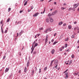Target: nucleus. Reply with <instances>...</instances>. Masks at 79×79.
<instances>
[{"label":"nucleus","instance_id":"f257e3e1","mask_svg":"<svg viewBox=\"0 0 79 79\" xmlns=\"http://www.w3.org/2000/svg\"><path fill=\"white\" fill-rule=\"evenodd\" d=\"M39 13H37L36 14H35L33 15V16L34 17H36V16H37L39 15Z\"/></svg>","mask_w":79,"mask_h":79},{"label":"nucleus","instance_id":"8fccbe9b","mask_svg":"<svg viewBox=\"0 0 79 79\" xmlns=\"http://www.w3.org/2000/svg\"><path fill=\"white\" fill-rule=\"evenodd\" d=\"M12 77V75H11L10 76V77H10H10Z\"/></svg>","mask_w":79,"mask_h":79},{"label":"nucleus","instance_id":"09e8293b","mask_svg":"<svg viewBox=\"0 0 79 79\" xmlns=\"http://www.w3.org/2000/svg\"><path fill=\"white\" fill-rule=\"evenodd\" d=\"M74 35H73L72 36V38H74Z\"/></svg>","mask_w":79,"mask_h":79},{"label":"nucleus","instance_id":"c9c22d12","mask_svg":"<svg viewBox=\"0 0 79 79\" xmlns=\"http://www.w3.org/2000/svg\"><path fill=\"white\" fill-rule=\"evenodd\" d=\"M32 74H34V70H32Z\"/></svg>","mask_w":79,"mask_h":79},{"label":"nucleus","instance_id":"a878e982","mask_svg":"<svg viewBox=\"0 0 79 79\" xmlns=\"http://www.w3.org/2000/svg\"><path fill=\"white\" fill-rule=\"evenodd\" d=\"M34 46H32V47L31 48V49L32 50H34Z\"/></svg>","mask_w":79,"mask_h":79},{"label":"nucleus","instance_id":"680f3d73","mask_svg":"<svg viewBox=\"0 0 79 79\" xmlns=\"http://www.w3.org/2000/svg\"><path fill=\"white\" fill-rule=\"evenodd\" d=\"M19 73H21V70H19Z\"/></svg>","mask_w":79,"mask_h":79},{"label":"nucleus","instance_id":"7ed1b4c3","mask_svg":"<svg viewBox=\"0 0 79 79\" xmlns=\"http://www.w3.org/2000/svg\"><path fill=\"white\" fill-rule=\"evenodd\" d=\"M51 53L52 54H54V53H55V50L52 49L51 51Z\"/></svg>","mask_w":79,"mask_h":79},{"label":"nucleus","instance_id":"49530a36","mask_svg":"<svg viewBox=\"0 0 79 79\" xmlns=\"http://www.w3.org/2000/svg\"><path fill=\"white\" fill-rule=\"evenodd\" d=\"M64 46H63L62 47V49H64Z\"/></svg>","mask_w":79,"mask_h":79},{"label":"nucleus","instance_id":"6e6d98bb","mask_svg":"<svg viewBox=\"0 0 79 79\" xmlns=\"http://www.w3.org/2000/svg\"><path fill=\"white\" fill-rule=\"evenodd\" d=\"M48 41L47 40H45V43H47V41Z\"/></svg>","mask_w":79,"mask_h":79},{"label":"nucleus","instance_id":"f3484780","mask_svg":"<svg viewBox=\"0 0 79 79\" xmlns=\"http://www.w3.org/2000/svg\"><path fill=\"white\" fill-rule=\"evenodd\" d=\"M73 6H74L73 7V9H75V8H77V7L75 5H74Z\"/></svg>","mask_w":79,"mask_h":79},{"label":"nucleus","instance_id":"f8f14e48","mask_svg":"<svg viewBox=\"0 0 79 79\" xmlns=\"http://www.w3.org/2000/svg\"><path fill=\"white\" fill-rule=\"evenodd\" d=\"M47 67H46L44 69V70H43V71H46L47 70Z\"/></svg>","mask_w":79,"mask_h":79},{"label":"nucleus","instance_id":"ddd939ff","mask_svg":"<svg viewBox=\"0 0 79 79\" xmlns=\"http://www.w3.org/2000/svg\"><path fill=\"white\" fill-rule=\"evenodd\" d=\"M48 35H47L46 36L45 40H48Z\"/></svg>","mask_w":79,"mask_h":79},{"label":"nucleus","instance_id":"9b49d317","mask_svg":"<svg viewBox=\"0 0 79 79\" xmlns=\"http://www.w3.org/2000/svg\"><path fill=\"white\" fill-rule=\"evenodd\" d=\"M72 27H71V25L68 26V28L69 29H71Z\"/></svg>","mask_w":79,"mask_h":79},{"label":"nucleus","instance_id":"37998d69","mask_svg":"<svg viewBox=\"0 0 79 79\" xmlns=\"http://www.w3.org/2000/svg\"><path fill=\"white\" fill-rule=\"evenodd\" d=\"M1 24H2L3 23V20H1L0 22Z\"/></svg>","mask_w":79,"mask_h":79},{"label":"nucleus","instance_id":"39448f33","mask_svg":"<svg viewBox=\"0 0 79 79\" xmlns=\"http://www.w3.org/2000/svg\"><path fill=\"white\" fill-rule=\"evenodd\" d=\"M63 22H59L58 24L59 25H60V26H61V25L62 24H63Z\"/></svg>","mask_w":79,"mask_h":79},{"label":"nucleus","instance_id":"b1692460","mask_svg":"<svg viewBox=\"0 0 79 79\" xmlns=\"http://www.w3.org/2000/svg\"><path fill=\"white\" fill-rule=\"evenodd\" d=\"M56 43H58V42H55L53 43V45H55Z\"/></svg>","mask_w":79,"mask_h":79},{"label":"nucleus","instance_id":"a211bd4d","mask_svg":"<svg viewBox=\"0 0 79 79\" xmlns=\"http://www.w3.org/2000/svg\"><path fill=\"white\" fill-rule=\"evenodd\" d=\"M38 45V44L37 43H36L35 45L34 46V47H37Z\"/></svg>","mask_w":79,"mask_h":79},{"label":"nucleus","instance_id":"dca6fc26","mask_svg":"<svg viewBox=\"0 0 79 79\" xmlns=\"http://www.w3.org/2000/svg\"><path fill=\"white\" fill-rule=\"evenodd\" d=\"M27 1H26L24 4V6H25V5H27Z\"/></svg>","mask_w":79,"mask_h":79},{"label":"nucleus","instance_id":"0e129e2a","mask_svg":"<svg viewBox=\"0 0 79 79\" xmlns=\"http://www.w3.org/2000/svg\"><path fill=\"white\" fill-rule=\"evenodd\" d=\"M31 11V10H29V9L28 10V12H29L30 11Z\"/></svg>","mask_w":79,"mask_h":79},{"label":"nucleus","instance_id":"58836bf2","mask_svg":"<svg viewBox=\"0 0 79 79\" xmlns=\"http://www.w3.org/2000/svg\"><path fill=\"white\" fill-rule=\"evenodd\" d=\"M22 12H23V10H20L19 12V13H22Z\"/></svg>","mask_w":79,"mask_h":79},{"label":"nucleus","instance_id":"a19ab883","mask_svg":"<svg viewBox=\"0 0 79 79\" xmlns=\"http://www.w3.org/2000/svg\"><path fill=\"white\" fill-rule=\"evenodd\" d=\"M54 60H52L51 63L53 64V62H54Z\"/></svg>","mask_w":79,"mask_h":79},{"label":"nucleus","instance_id":"ea45409f","mask_svg":"<svg viewBox=\"0 0 79 79\" xmlns=\"http://www.w3.org/2000/svg\"><path fill=\"white\" fill-rule=\"evenodd\" d=\"M40 35V34H37L36 35V36H37V37H39V35Z\"/></svg>","mask_w":79,"mask_h":79},{"label":"nucleus","instance_id":"69168bd1","mask_svg":"<svg viewBox=\"0 0 79 79\" xmlns=\"http://www.w3.org/2000/svg\"><path fill=\"white\" fill-rule=\"evenodd\" d=\"M52 64V63H51L50 64V66H52V64Z\"/></svg>","mask_w":79,"mask_h":79},{"label":"nucleus","instance_id":"4468645a","mask_svg":"<svg viewBox=\"0 0 79 79\" xmlns=\"http://www.w3.org/2000/svg\"><path fill=\"white\" fill-rule=\"evenodd\" d=\"M22 32H23V31H21V32L19 33V35H20V36H21V33H22V34H23V33H22Z\"/></svg>","mask_w":79,"mask_h":79},{"label":"nucleus","instance_id":"393cba45","mask_svg":"<svg viewBox=\"0 0 79 79\" xmlns=\"http://www.w3.org/2000/svg\"><path fill=\"white\" fill-rule=\"evenodd\" d=\"M55 13V12H53L51 14V15L52 16V15H54Z\"/></svg>","mask_w":79,"mask_h":79},{"label":"nucleus","instance_id":"6e6552de","mask_svg":"<svg viewBox=\"0 0 79 79\" xmlns=\"http://www.w3.org/2000/svg\"><path fill=\"white\" fill-rule=\"evenodd\" d=\"M27 71V68H26V67H25L24 69V72L25 73H26Z\"/></svg>","mask_w":79,"mask_h":79},{"label":"nucleus","instance_id":"3c124183","mask_svg":"<svg viewBox=\"0 0 79 79\" xmlns=\"http://www.w3.org/2000/svg\"><path fill=\"white\" fill-rule=\"evenodd\" d=\"M58 66V64H56V66H55V68H56Z\"/></svg>","mask_w":79,"mask_h":79},{"label":"nucleus","instance_id":"72a5a7b5","mask_svg":"<svg viewBox=\"0 0 79 79\" xmlns=\"http://www.w3.org/2000/svg\"><path fill=\"white\" fill-rule=\"evenodd\" d=\"M71 63H72V60H70V63L69 64H71Z\"/></svg>","mask_w":79,"mask_h":79},{"label":"nucleus","instance_id":"4c0bfd02","mask_svg":"<svg viewBox=\"0 0 79 79\" xmlns=\"http://www.w3.org/2000/svg\"><path fill=\"white\" fill-rule=\"evenodd\" d=\"M45 7H44V11H43V13H45Z\"/></svg>","mask_w":79,"mask_h":79},{"label":"nucleus","instance_id":"c03bdc74","mask_svg":"<svg viewBox=\"0 0 79 79\" xmlns=\"http://www.w3.org/2000/svg\"><path fill=\"white\" fill-rule=\"evenodd\" d=\"M65 64H68V62H66Z\"/></svg>","mask_w":79,"mask_h":79},{"label":"nucleus","instance_id":"423d86ee","mask_svg":"<svg viewBox=\"0 0 79 79\" xmlns=\"http://www.w3.org/2000/svg\"><path fill=\"white\" fill-rule=\"evenodd\" d=\"M29 61L28 60L27 62V67H28L29 66Z\"/></svg>","mask_w":79,"mask_h":79},{"label":"nucleus","instance_id":"1a4fd4ad","mask_svg":"<svg viewBox=\"0 0 79 79\" xmlns=\"http://www.w3.org/2000/svg\"><path fill=\"white\" fill-rule=\"evenodd\" d=\"M69 11H70L71 10H73V8L71 7L69 9H68Z\"/></svg>","mask_w":79,"mask_h":79},{"label":"nucleus","instance_id":"2f4dec72","mask_svg":"<svg viewBox=\"0 0 79 79\" xmlns=\"http://www.w3.org/2000/svg\"><path fill=\"white\" fill-rule=\"evenodd\" d=\"M68 78V75H66V77H65V78L66 79H67Z\"/></svg>","mask_w":79,"mask_h":79},{"label":"nucleus","instance_id":"f704fd0d","mask_svg":"<svg viewBox=\"0 0 79 79\" xmlns=\"http://www.w3.org/2000/svg\"><path fill=\"white\" fill-rule=\"evenodd\" d=\"M68 46V44H66L65 45V47L66 48V47H67V46Z\"/></svg>","mask_w":79,"mask_h":79},{"label":"nucleus","instance_id":"4be33fe9","mask_svg":"<svg viewBox=\"0 0 79 79\" xmlns=\"http://www.w3.org/2000/svg\"><path fill=\"white\" fill-rule=\"evenodd\" d=\"M47 30H48V31H51V29L50 28L49 29H47Z\"/></svg>","mask_w":79,"mask_h":79},{"label":"nucleus","instance_id":"79ce46f5","mask_svg":"<svg viewBox=\"0 0 79 79\" xmlns=\"http://www.w3.org/2000/svg\"><path fill=\"white\" fill-rule=\"evenodd\" d=\"M7 32V30H6L4 32V33H6Z\"/></svg>","mask_w":79,"mask_h":79},{"label":"nucleus","instance_id":"cd10ccee","mask_svg":"<svg viewBox=\"0 0 79 79\" xmlns=\"http://www.w3.org/2000/svg\"><path fill=\"white\" fill-rule=\"evenodd\" d=\"M74 55H72L71 56V58H74Z\"/></svg>","mask_w":79,"mask_h":79},{"label":"nucleus","instance_id":"e2e57ef3","mask_svg":"<svg viewBox=\"0 0 79 79\" xmlns=\"http://www.w3.org/2000/svg\"><path fill=\"white\" fill-rule=\"evenodd\" d=\"M69 49H68V50H67V52H69Z\"/></svg>","mask_w":79,"mask_h":79},{"label":"nucleus","instance_id":"20e7f679","mask_svg":"<svg viewBox=\"0 0 79 79\" xmlns=\"http://www.w3.org/2000/svg\"><path fill=\"white\" fill-rule=\"evenodd\" d=\"M9 70V68H6V69L5 71V72H6V73H7V72L8 71V70Z\"/></svg>","mask_w":79,"mask_h":79},{"label":"nucleus","instance_id":"bb28decb","mask_svg":"<svg viewBox=\"0 0 79 79\" xmlns=\"http://www.w3.org/2000/svg\"><path fill=\"white\" fill-rule=\"evenodd\" d=\"M43 29H44V28H40V29H39V30L40 31L41 30H43Z\"/></svg>","mask_w":79,"mask_h":79},{"label":"nucleus","instance_id":"4d7b16f0","mask_svg":"<svg viewBox=\"0 0 79 79\" xmlns=\"http://www.w3.org/2000/svg\"><path fill=\"white\" fill-rule=\"evenodd\" d=\"M68 73H65V75H66V76H67V75H68Z\"/></svg>","mask_w":79,"mask_h":79},{"label":"nucleus","instance_id":"774afa93","mask_svg":"<svg viewBox=\"0 0 79 79\" xmlns=\"http://www.w3.org/2000/svg\"><path fill=\"white\" fill-rule=\"evenodd\" d=\"M44 0H40V1L41 2H44Z\"/></svg>","mask_w":79,"mask_h":79},{"label":"nucleus","instance_id":"0eeeda50","mask_svg":"<svg viewBox=\"0 0 79 79\" xmlns=\"http://www.w3.org/2000/svg\"><path fill=\"white\" fill-rule=\"evenodd\" d=\"M58 63V62L57 60H55V64H57Z\"/></svg>","mask_w":79,"mask_h":79},{"label":"nucleus","instance_id":"13d9d810","mask_svg":"<svg viewBox=\"0 0 79 79\" xmlns=\"http://www.w3.org/2000/svg\"><path fill=\"white\" fill-rule=\"evenodd\" d=\"M54 4L55 5H56V2H54Z\"/></svg>","mask_w":79,"mask_h":79},{"label":"nucleus","instance_id":"5fc2aeb1","mask_svg":"<svg viewBox=\"0 0 79 79\" xmlns=\"http://www.w3.org/2000/svg\"><path fill=\"white\" fill-rule=\"evenodd\" d=\"M33 53V54H35V53H36V52L35 51Z\"/></svg>","mask_w":79,"mask_h":79},{"label":"nucleus","instance_id":"aec40b11","mask_svg":"<svg viewBox=\"0 0 79 79\" xmlns=\"http://www.w3.org/2000/svg\"><path fill=\"white\" fill-rule=\"evenodd\" d=\"M75 6H76L77 7V6H79V3H77V4H75Z\"/></svg>","mask_w":79,"mask_h":79},{"label":"nucleus","instance_id":"a18cd8bd","mask_svg":"<svg viewBox=\"0 0 79 79\" xmlns=\"http://www.w3.org/2000/svg\"><path fill=\"white\" fill-rule=\"evenodd\" d=\"M61 9L62 10H64V7H61Z\"/></svg>","mask_w":79,"mask_h":79},{"label":"nucleus","instance_id":"052dcab7","mask_svg":"<svg viewBox=\"0 0 79 79\" xmlns=\"http://www.w3.org/2000/svg\"><path fill=\"white\" fill-rule=\"evenodd\" d=\"M74 24H76L77 23V22H75L74 23Z\"/></svg>","mask_w":79,"mask_h":79},{"label":"nucleus","instance_id":"7c9ffc66","mask_svg":"<svg viewBox=\"0 0 79 79\" xmlns=\"http://www.w3.org/2000/svg\"><path fill=\"white\" fill-rule=\"evenodd\" d=\"M68 71V69H67L66 71H65L64 72V73H66V72H67V71Z\"/></svg>","mask_w":79,"mask_h":79},{"label":"nucleus","instance_id":"9d476101","mask_svg":"<svg viewBox=\"0 0 79 79\" xmlns=\"http://www.w3.org/2000/svg\"><path fill=\"white\" fill-rule=\"evenodd\" d=\"M46 22H47V23H48V22H49V19H48V18L46 19Z\"/></svg>","mask_w":79,"mask_h":79},{"label":"nucleus","instance_id":"473e14b6","mask_svg":"<svg viewBox=\"0 0 79 79\" xmlns=\"http://www.w3.org/2000/svg\"><path fill=\"white\" fill-rule=\"evenodd\" d=\"M66 26V23H64L63 25V26Z\"/></svg>","mask_w":79,"mask_h":79},{"label":"nucleus","instance_id":"bf43d9fd","mask_svg":"<svg viewBox=\"0 0 79 79\" xmlns=\"http://www.w3.org/2000/svg\"><path fill=\"white\" fill-rule=\"evenodd\" d=\"M33 50H32V51L31 52V53H32L33 52Z\"/></svg>","mask_w":79,"mask_h":79},{"label":"nucleus","instance_id":"6ab92c4d","mask_svg":"<svg viewBox=\"0 0 79 79\" xmlns=\"http://www.w3.org/2000/svg\"><path fill=\"white\" fill-rule=\"evenodd\" d=\"M51 15H52V14H51V13H49L48 15V16H49V17L51 16Z\"/></svg>","mask_w":79,"mask_h":79},{"label":"nucleus","instance_id":"c85d7f7f","mask_svg":"<svg viewBox=\"0 0 79 79\" xmlns=\"http://www.w3.org/2000/svg\"><path fill=\"white\" fill-rule=\"evenodd\" d=\"M6 57V56H4L3 57V60H5V58Z\"/></svg>","mask_w":79,"mask_h":79},{"label":"nucleus","instance_id":"e433bc0d","mask_svg":"<svg viewBox=\"0 0 79 79\" xmlns=\"http://www.w3.org/2000/svg\"><path fill=\"white\" fill-rule=\"evenodd\" d=\"M79 74V72H78L77 73H75V75H77Z\"/></svg>","mask_w":79,"mask_h":79},{"label":"nucleus","instance_id":"338daca9","mask_svg":"<svg viewBox=\"0 0 79 79\" xmlns=\"http://www.w3.org/2000/svg\"><path fill=\"white\" fill-rule=\"evenodd\" d=\"M60 51H62V49H61V48H60Z\"/></svg>","mask_w":79,"mask_h":79},{"label":"nucleus","instance_id":"c756f323","mask_svg":"<svg viewBox=\"0 0 79 79\" xmlns=\"http://www.w3.org/2000/svg\"><path fill=\"white\" fill-rule=\"evenodd\" d=\"M1 30H2V33H3V28L2 27H1Z\"/></svg>","mask_w":79,"mask_h":79},{"label":"nucleus","instance_id":"2eb2a0df","mask_svg":"<svg viewBox=\"0 0 79 79\" xmlns=\"http://www.w3.org/2000/svg\"><path fill=\"white\" fill-rule=\"evenodd\" d=\"M10 18H9L6 21H7V23H8L10 21Z\"/></svg>","mask_w":79,"mask_h":79},{"label":"nucleus","instance_id":"de8ad7c7","mask_svg":"<svg viewBox=\"0 0 79 79\" xmlns=\"http://www.w3.org/2000/svg\"><path fill=\"white\" fill-rule=\"evenodd\" d=\"M56 33H55L54 34V36L55 37V36H56Z\"/></svg>","mask_w":79,"mask_h":79},{"label":"nucleus","instance_id":"f03ea898","mask_svg":"<svg viewBox=\"0 0 79 79\" xmlns=\"http://www.w3.org/2000/svg\"><path fill=\"white\" fill-rule=\"evenodd\" d=\"M49 18L50 20V21H51V23H52V22H53V20L52 19V18L49 17Z\"/></svg>","mask_w":79,"mask_h":79},{"label":"nucleus","instance_id":"412c9836","mask_svg":"<svg viewBox=\"0 0 79 79\" xmlns=\"http://www.w3.org/2000/svg\"><path fill=\"white\" fill-rule=\"evenodd\" d=\"M11 11V8H9L8 9V12H10Z\"/></svg>","mask_w":79,"mask_h":79},{"label":"nucleus","instance_id":"603ef678","mask_svg":"<svg viewBox=\"0 0 79 79\" xmlns=\"http://www.w3.org/2000/svg\"><path fill=\"white\" fill-rule=\"evenodd\" d=\"M33 6H31V10H32V9H33Z\"/></svg>","mask_w":79,"mask_h":79},{"label":"nucleus","instance_id":"5701e85b","mask_svg":"<svg viewBox=\"0 0 79 79\" xmlns=\"http://www.w3.org/2000/svg\"><path fill=\"white\" fill-rule=\"evenodd\" d=\"M47 31H48V30H47V29H46V31H45L44 32L46 34H47V32H47Z\"/></svg>","mask_w":79,"mask_h":79},{"label":"nucleus","instance_id":"864d4df0","mask_svg":"<svg viewBox=\"0 0 79 79\" xmlns=\"http://www.w3.org/2000/svg\"><path fill=\"white\" fill-rule=\"evenodd\" d=\"M54 12H55V13H57V10H56Z\"/></svg>","mask_w":79,"mask_h":79}]
</instances>
